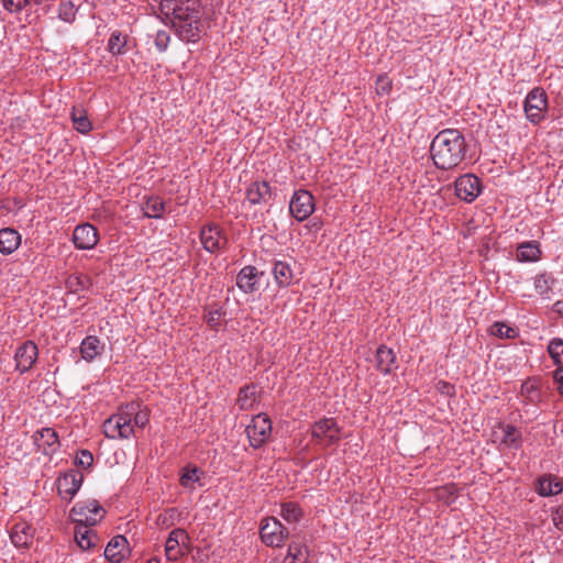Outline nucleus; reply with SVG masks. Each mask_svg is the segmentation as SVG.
I'll list each match as a JSON object with an SVG mask.
<instances>
[{
	"label": "nucleus",
	"mask_w": 563,
	"mask_h": 563,
	"mask_svg": "<svg viewBox=\"0 0 563 563\" xmlns=\"http://www.w3.org/2000/svg\"><path fill=\"white\" fill-rule=\"evenodd\" d=\"M162 21L170 24L177 36L187 43L201 38V3L199 0H161Z\"/></svg>",
	"instance_id": "nucleus-1"
},
{
	"label": "nucleus",
	"mask_w": 563,
	"mask_h": 563,
	"mask_svg": "<svg viewBox=\"0 0 563 563\" xmlns=\"http://www.w3.org/2000/svg\"><path fill=\"white\" fill-rule=\"evenodd\" d=\"M467 145L463 133L444 129L432 140L430 155L437 168L449 170L457 167L466 156Z\"/></svg>",
	"instance_id": "nucleus-2"
},
{
	"label": "nucleus",
	"mask_w": 563,
	"mask_h": 563,
	"mask_svg": "<svg viewBox=\"0 0 563 563\" xmlns=\"http://www.w3.org/2000/svg\"><path fill=\"white\" fill-rule=\"evenodd\" d=\"M106 511L96 499L78 501L70 510V519L74 523L96 526L103 518Z\"/></svg>",
	"instance_id": "nucleus-3"
},
{
	"label": "nucleus",
	"mask_w": 563,
	"mask_h": 563,
	"mask_svg": "<svg viewBox=\"0 0 563 563\" xmlns=\"http://www.w3.org/2000/svg\"><path fill=\"white\" fill-rule=\"evenodd\" d=\"M341 429L333 418H322L311 426V438L322 446L336 444L341 439Z\"/></svg>",
	"instance_id": "nucleus-4"
},
{
	"label": "nucleus",
	"mask_w": 563,
	"mask_h": 563,
	"mask_svg": "<svg viewBox=\"0 0 563 563\" xmlns=\"http://www.w3.org/2000/svg\"><path fill=\"white\" fill-rule=\"evenodd\" d=\"M272 432V421L266 413H258L251 424L246 427V433L250 445L254 449L261 448L269 438Z\"/></svg>",
	"instance_id": "nucleus-5"
},
{
	"label": "nucleus",
	"mask_w": 563,
	"mask_h": 563,
	"mask_svg": "<svg viewBox=\"0 0 563 563\" xmlns=\"http://www.w3.org/2000/svg\"><path fill=\"white\" fill-rule=\"evenodd\" d=\"M260 534L262 541L266 545L280 547L284 540L288 537L289 532L278 519L268 517L262 521Z\"/></svg>",
	"instance_id": "nucleus-6"
},
{
	"label": "nucleus",
	"mask_w": 563,
	"mask_h": 563,
	"mask_svg": "<svg viewBox=\"0 0 563 563\" xmlns=\"http://www.w3.org/2000/svg\"><path fill=\"white\" fill-rule=\"evenodd\" d=\"M548 107L547 93L541 88L532 89L525 100V112L527 119L532 123H538L543 119V113Z\"/></svg>",
	"instance_id": "nucleus-7"
},
{
	"label": "nucleus",
	"mask_w": 563,
	"mask_h": 563,
	"mask_svg": "<svg viewBox=\"0 0 563 563\" xmlns=\"http://www.w3.org/2000/svg\"><path fill=\"white\" fill-rule=\"evenodd\" d=\"M314 210V198L305 189L294 192L290 202L289 211L297 221H305Z\"/></svg>",
	"instance_id": "nucleus-8"
},
{
	"label": "nucleus",
	"mask_w": 563,
	"mask_h": 563,
	"mask_svg": "<svg viewBox=\"0 0 563 563\" xmlns=\"http://www.w3.org/2000/svg\"><path fill=\"white\" fill-rule=\"evenodd\" d=\"M455 195L465 202H473L482 191L481 179L473 174H465L454 181Z\"/></svg>",
	"instance_id": "nucleus-9"
},
{
	"label": "nucleus",
	"mask_w": 563,
	"mask_h": 563,
	"mask_svg": "<svg viewBox=\"0 0 563 563\" xmlns=\"http://www.w3.org/2000/svg\"><path fill=\"white\" fill-rule=\"evenodd\" d=\"M200 241L207 252L216 253L225 247L228 238L220 225L208 224L200 231Z\"/></svg>",
	"instance_id": "nucleus-10"
},
{
	"label": "nucleus",
	"mask_w": 563,
	"mask_h": 563,
	"mask_svg": "<svg viewBox=\"0 0 563 563\" xmlns=\"http://www.w3.org/2000/svg\"><path fill=\"white\" fill-rule=\"evenodd\" d=\"M264 272H260L255 266L246 265L236 275V286L244 294H254L260 289V278Z\"/></svg>",
	"instance_id": "nucleus-11"
},
{
	"label": "nucleus",
	"mask_w": 563,
	"mask_h": 563,
	"mask_svg": "<svg viewBox=\"0 0 563 563\" xmlns=\"http://www.w3.org/2000/svg\"><path fill=\"white\" fill-rule=\"evenodd\" d=\"M99 241L98 230L90 223H82L75 228L73 242L79 250H92Z\"/></svg>",
	"instance_id": "nucleus-12"
},
{
	"label": "nucleus",
	"mask_w": 563,
	"mask_h": 563,
	"mask_svg": "<svg viewBox=\"0 0 563 563\" xmlns=\"http://www.w3.org/2000/svg\"><path fill=\"white\" fill-rule=\"evenodd\" d=\"M188 542H189V536L184 529H181V528L174 529L169 533V536L166 540V543H165V555H166L167 560H169V561L179 560L184 555L181 547L186 545Z\"/></svg>",
	"instance_id": "nucleus-13"
},
{
	"label": "nucleus",
	"mask_w": 563,
	"mask_h": 563,
	"mask_svg": "<svg viewBox=\"0 0 563 563\" xmlns=\"http://www.w3.org/2000/svg\"><path fill=\"white\" fill-rule=\"evenodd\" d=\"M38 356L37 345L33 341H25L20 345L14 354L16 369L25 373L32 368Z\"/></svg>",
	"instance_id": "nucleus-14"
},
{
	"label": "nucleus",
	"mask_w": 563,
	"mask_h": 563,
	"mask_svg": "<svg viewBox=\"0 0 563 563\" xmlns=\"http://www.w3.org/2000/svg\"><path fill=\"white\" fill-rule=\"evenodd\" d=\"M520 396L525 405L538 406L543 401L545 393L542 390L540 377H529L521 384Z\"/></svg>",
	"instance_id": "nucleus-15"
},
{
	"label": "nucleus",
	"mask_w": 563,
	"mask_h": 563,
	"mask_svg": "<svg viewBox=\"0 0 563 563\" xmlns=\"http://www.w3.org/2000/svg\"><path fill=\"white\" fill-rule=\"evenodd\" d=\"M84 481V474L76 470H70L57 479V489L63 498L71 499L79 490Z\"/></svg>",
	"instance_id": "nucleus-16"
},
{
	"label": "nucleus",
	"mask_w": 563,
	"mask_h": 563,
	"mask_svg": "<svg viewBox=\"0 0 563 563\" xmlns=\"http://www.w3.org/2000/svg\"><path fill=\"white\" fill-rule=\"evenodd\" d=\"M34 444L44 454L55 452L58 446V434L52 428H43L33 434Z\"/></svg>",
	"instance_id": "nucleus-17"
},
{
	"label": "nucleus",
	"mask_w": 563,
	"mask_h": 563,
	"mask_svg": "<svg viewBox=\"0 0 563 563\" xmlns=\"http://www.w3.org/2000/svg\"><path fill=\"white\" fill-rule=\"evenodd\" d=\"M92 526H88L86 523H76L75 531H74V538L77 543V545L84 550H90L97 547L99 542V537L91 529Z\"/></svg>",
	"instance_id": "nucleus-18"
},
{
	"label": "nucleus",
	"mask_w": 563,
	"mask_h": 563,
	"mask_svg": "<svg viewBox=\"0 0 563 563\" xmlns=\"http://www.w3.org/2000/svg\"><path fill=\"white\" fill-rule=\"evenodd\" d=\"M272 198V188L265 180L254 181L246 189V199L251 205L267 203Z\"/></svg>",
	"instance_id": "nucleus-19"
},
{
	"label": "nucleus",
	"mask_w": 563,
	"mask_h": 563,
	"mask_svg": "<svg viewBox=\"0 0 563 563\" xmlns=\"http://www.w3.org/2000/svg\"><path fill=\"white\" fill-rule=\"evenodd\" d=\"M376 368L384 375L390 374L396 368V355L384 344L376 351Z\"/></svg>",
	"instance_id": "nucleus-20"
},
{
	"label": "nucleus",
	"mask_w": 563,
	"mask_h": 563,
	"mask_svg": "<svg viewBox=\"0 0 563 563\" xmlns=\"http://www.w3.org/2000/svg\"><path fill=\"white\" fill-rule=\"evenodd\" d=\"M536 489L540 496H554L563 490V484L556 476L548 474L538 478Z\"/></svg>",
	"instance_id": "nucleus-21"
},
{
	"label": "nucleus",
	"mask_w": 563,
	"mask_h": 563,
	"mask_svg": "<svg viewBox=\"0 0 563 563\" xmlns=\"http://www.w3.org/2000/svg\"><path fill=\"white\" fill-rule=\"evenodd\" d=\"M128 547V540L123 536L113 537L104 550V558L111 563H120L124 559V549Z\"/></svg>",
	"instance_id": "nucleus-22"
},
{
	"label": "nucleus",
	"mask_w": 563,
	"mask_h": 563,
	"mask_svg": "<svg viewBox=\"0 0 563 563\" xmlns=\"http://www.w3.org/2000/svg\"><path fill=\"white\" fill-rule=\"evenodd\" d=\"M21 243L20 233L11 228L0 230V253L4 255L12 254Z\"/></svg>",
	"instance_id": "nucleus-23"
},
{
	"label": "nucleus",
	"mask_w": 563,
	"mask_h": 563,
	"mask_svg": "<svg viewBox=\"0 0 563 563\" xmlns=\"http://www.w3.org/2000/svg\"><path fill=\"white\" fill-rule=\"evenodd\" d=\"M33 528L26 523L13 526L10 538L16 548H27L33 542Z\"/></svg>",
	"instance_id": "nucleus-24"
},
{
	"label": "nucleus",
	"mask_w": 563,
	"mask_h": 563,
	"mask_svg": "<svg viewBox=\"0 0 563 563\" xmlns=\"http://www.w3.org/2000/svg\"><path fill=\"white\" fill-rule=\"evenodd\" d=\"M274 279L278 287L286 288L292 284L294 272L287 262L277 261L273 267Z\"/></svg>",
	"instance_id": "nucleus-25"
},
{
	"label": "nucleus",
	"mask_w": 563,
	"mask_h": 563,
	"mask_svg": "<svg viewBox=\"0 0 563 563\" xmlns=\"http://www.w3.org/2000/svg\"><path fill=\"white\" fill-rule=\"evenodd\" d=\"M142 210L146 218L161 219L165 211V201L158 196H147L142 202Z\"/></svg>",
	"instance_id": "nucleus-26"
},
{
	"label": "nucleus",
	"mask_w": 563,
	"mask_h": 563,
	"mask_svg": "<svg viewBox=\"0 0 563 563\" xmlns=\"http://www.w3.org/2000/svg\"><path fill=\"white\" fill-rule=\"evenodd\" d=\"M257 401V390L256 385L249 384L240 388L236 404L240 410H250L253 409L254 405Z\"/></svg>",
	"instance_id": "nucleus-27"
},
{
	"label": "nucleus",
	"mask_w": 563,
	"mask_h": 563,
	"mask_svg": "<svg viewBox=\"0 0 563 563\" xmlns=\"http://www.w3.org/2000/svg\"><path fill=\"white\" fill-rule=\"evenodd\" d=\"M65 286L69 292L79 294L92 286V279L81 273L71 274L66 278Z\"/></svg>",
	"instance_id": "nucleus-28"
},
{
	"label": "nucleus",
	"mask_w": 563,
	"mask_h": 563,
	"mask_svg": "<svg viewBox=\"0 0 563 563\" xmlns=\"http://www.w3.org/2000/svg\"><path fill=\"white\" fill-rule=\"evenodd\" d=\"M100 340L96 335L86 336L80 344V353L86 361H92L102 350Z\"/></svg>",
	"instance_id": "nucleus-29"
},
{
	"label": "nucleus",
	"mask_w": 563,
	"mask_h": 563,
	"mask_svg": "<svg viewBox=\"0 0 563 563\" xmlns=\"http://www.w3.org/2000/svg\"><path fill=\"white\" fill-rule=\"evenodd\" d=\"M540 254L539 244L534 241L525 242L517 249V260L520 262H536Z\"/></svg>",
	"instance_id": "nucleus-30"
},
{
	"label": "nucleus",
	"mask_w": 563,
	"mask_h": 563,
	"mask_svg": "<svg viewBox=\"0 0 563 563\" xmlns=\"http://www.w3.org/2000/svg\"><path fill=\"white\" fill-rule=\"evenodd\" d=\"M71 121L75 130L82 134L88 133L92 128L87 112L82 107H73Z\"/></svg>",
	"instance_id": "nucleus-31"
},
{
	"label": "nucleus",
	"mask_w": 563,
	"mask_h": 563,
	"mask_svg": "<svg viewBox=\"0 0 563 563\" xmlns=\"http://www.w3.org/2000/svg\"><path fill=\"white\" fill-rule=\"evenodd\" d=\"M126 36H122L121 32L114 31L111 33L108 42V51L112 55L125 54Z\"/></svg>",
	"instance_id": "nucleus-32"
},
{
	"label": "nucleus",
	"mask_w": 563,
	"mask_h": 563,
	"mask_svg": "<svg viewBox=\"0 0 563 563\" xmlns=\"http://www.w3.org/2000/svg\"><path fill=\"white\" fill-rule=\"evenodd\" d=\"M459 494L456 484H446L435 489V496L439 500H442L446 505H451Z\"/></svg>",
	"instance_id": "nucleus-33"
},
{
	"label": "nucleus",
	"mask_w": 563,
	"mask_h": 563,
	"mask_svg": "<svg viewBox=\"0 0 563 563\" xmlns=\"http://www.w3.org/2000/svg\"><path fill=\"white\" fill-rule=\"evenodd\" d=\"M521 433L520 431L511 424H507L504 428V437L501 442L508 445L509 448L518 449L520 446Z\"/></svg>",
	"instance_id": "nucleus-34"
},
{
	"label": "nucleus",
	"mask_w": 563,
	"mask_h": 563,
	"mask_svg": "<svg viewBox=\"0 0 563 563\" xmlns=\"http://www.w3.org/2000/svg\"><path fill=\"white\" fill-rule=\"evenodd\" d=\"M280 515L287 522H297L301 518L302 511L296 503L290 501L282 505Z\"/></svg>",
	"instance_id": "nucleus-35"
},
{
	"label": "nucleus",
	"mask_w": 563,
	"mask_h": 563,
	"mask_svg": "<svg viewBox=\"0 0 563 563\" xmlns=\"http://www.w3.org/2000/svg\"><path fill=\"white\" fill-rule=\"evenodd\" d=\"M548 352L556 366L563 365V340L552 339L548 345Z\"/></svg>",
	"instance_id": "nucleus-36"
},
{
	"label": "nucleus",
	"mask_w": 563,
	"mask_h": 563,
	"mask_svg": "<svg viewBox=\"0 0 563 563\" xmlns=\"http://www.w3.org/2000/svg\"><path fill=\"white\" fill-rule=\"evenodd\" d=\"M179 512L176 508H168L156 518V525L161 528H169L175 525Z\"/></svg>",
	"instance_id": "nucleus-37"
},
{
	"label": "nucleus",
	"mask_w": 563,
	"mask_h": 563,
	"mask_svg": "<svg viewBox=\"0 0 563 563\" xmlns=\"http://www.w3.org/2000/svg\"><path fill=\"white\" fill-rule=\"evenodd\" d=\"M554 284V279L548 274H540L534 279V288L538 294L547 296Z\"/></svg>",
	"instance_id": "nucleus-38"
},
{
	"label": "nucleus",
	"mask_w": 563,
	"mask_h": 563,
	"mask_svg": "<svg viewBox=\"0 0 563 563\" xmlns=\"http://www.w3.org/2000/svg\"><path fill=\"white\" fill-rule=\"evenodd\" d=\"M490 333L501 339H512L517 336V330L503 322H495L492 324Z\"/></svg>",
	"instance_id": "nucleus-39"
},
{
	"label": "nucleus",
	"mask_w": 563,
	"mask_h": 563,
	"mask_svg": "<svg viewBox=\"0 0 563 563\" xmlns=\"http://www.w3.org/2000/svg\"><path fill=\"white\" fill-rule=\"evenodd\" d=\"M141 402L131 401L124 406H121L119 412L117 413L122 420H125L129 423H132L134 420L135 413L139 410Z\"/></svg>",
	"instance_id": "nucleus-40"
},
{
	"label": "nucleus",
	"mask_w": 563,
	"mask_h": 563,
	"mask_svg": "<svg viewBox=\"0 0 563 563\" xmlns=\"http://www.w3.org/2000/svg\"><path fill=\"white\" fill-rule=\"evenodd\" d=\"M114 423L117 426L115 439H129L133 434V424L122 420L118 415H115Z\"/></svg>",
	"instance_id": "nucleus-41"
},
{
	"label": "nucleus",
	"mask_w": 563,
	"mask_h": 563,
	"mask_svg": "<svg viewBox=\"0 0 563 563\" xmlns=\"http://www.w3.org/2000/svg\"><path fill=\"white\" fill-rule=\"evenodd\" d=\"M76 9L71 1H62L58 8V16L65 22H73L75 20Z\"/></svg>",
	"instance_id": "nucleus-42"
},
{
	"label": "nucleus",
	"mask_w": 563,
	"mask_h": 563,
	"mask_svg": "<svg viewBox=\"0 0 563 563\" xmlns=\"http://www.w3.org/2000/svg\"><path fill=\"white\" fill-rule=\"evenodd\" d=\"M198 473H199V468L198 467H196V466H194V467L187 466L184 470V473H183V475L180 477V484L184 487H187L190 484L198 482L199 481Z\"/></svg>",
	"instance_id": "nucleus-43"
},
{
	"label": "nucleus",
	"mask_w": 563,
	"mask_h": 563,
	"mask_svg": "<svg viewBox=\"0 0 563 563\" xmlns=\"http://www.w3.org/2000/svg\"><path fill=\"white\" fill-rule=\"evenodd\" d=\"M93 455L88 450H80L76 454L75 464L82 468H89L92 466Z\"/></svg>",
	"instance_id": "nucleus-44"
},
{
	"label": "nucleus",
	"mask_w": 563,
	"mask_h": 563,
	"mask_svg": "<svg viewBox=\"0 0 563 563\" xmlns=\"http://www.w3.org/2000/svg\"><path fill=\"white\" fill-rule=\"evenodd\" d=\"M148 420H150V410L147 409V407H145L141 404L139 410L135 413V417L133 420V422H134L133 427L135 426V427L143 429L148 423Z\"/></svg>",
	"instance_id": "nucleus-45"
},
{
	"label": "nucleus",
	"mask_w": 563,
	"mask_h": 563,
	"mask_svg": "<svg viewBox=\"0 0 563 563\" xmlns=\"http://www.w3.org/2000/svg\"><path fill=\"white\" fill-rule=\"evenodd\" d=\"M303 550L306 551L305 545H302L300 543L292 542L291 544H289L287 559L294 558L297 561H301V560L306 561L307 556L303 555Z\"/></svg>",
	"instance_id": "nucleus-46"
},
{
	"label": "nucleus",
	"mask_w": 563,
	"mask_h": 563,
	"mask_svg": "<svg viewBox=\"0 0 563 563\" xmlns=\"http://www.w3.org/2000/svg\"><path fill=\"white\" fill-rule=\"evenodd\" d=\"M1 2L7 11L10 13H16L29 3V0H1Z\"/></svg>",
	"instance_id": "nucleus-47"
},
{
	"label": "nucleus",
	"mask_w": 563,
	"mask_h": 563,
	"mask_svg": "<svg viewBox=\"0 0 563 563\" xmlns=\"http://www.w3.org/2000/svg\"><path fill=\"white\" fill-rule=\"evenodd\" d=\"M170 42V35L168 32L162 30L156 33L155 36V46L159 52H165Z\"/></svg>",
	"instance_id": "nucleus-48"
},
{
	"label": "nucleus",
	"mask_w": 563,
	"mask_h": 563,
	"mask_svg": "<svg viewBox=\"0 0 563 563\" xmlns=\"http://www.w3.org/2000/svg\"><path fill=\"white\" fill-rule=\"evenodd\" d=\"M115 415L108 418L103 423L104 435L109 439H115L117 426L114 423Z\"/></svg>",
	"instance_id": "nucleus-49"
},
{
	"label": "nucleus",
	"mask_w": 563,
	"mask_h": 563,
	"mask_svg": "<svg viewBox=\"0 0 563 563\" xmlns=\"http://www.w3.org/2000/svg\"><path fill=\"white\" fill-rule=\"evenodd\" d=\"M222 312L220 310H212L206 317L208 325L214 330H218L221 322Z\"/></svg>",
	"instance_id": "nucleus-50"
},
{
	"label": "nucleus",
	"mask_w": 563,
	"mask_h": 563,
	"mask_svg": "<svg viewBox=\"0 0 563 563\" xmlns=\"http://www.w3.org/2000/svg\"><path fill=\"white\" fill-rule=\"evenodd\" d=\"M376 89L378 93H388L391 90V81L387 76H379L376 80Z\"/></svg>",
	"instance_id": "nucleus-51"
},
{
	"label": "nucleus",
	"mask_w": 563,
	"mask_h": 563,
	"mask_svg": "<svg viewBox=\"0 0 563 563\" xmlns=\"http://www.w3.org/2000/svg\"><path fill=\"white\" fill-rule=\"evenodd\" d=\"M553 378L555 383L558 384V390L560 395L563 397V365L558 366L555 372L553 373Z\"/></svg>",
	"instance_id": "nucleus-52"
},
{
	"label": "nucleus",
	"mask_w": 563,
	"mask_h": 563,
	"mask_svg": "<svg viewBox=\"0 0 563 563\" xmlns=\"http://www.w3.org/2000/svg\"><path fill=\"white\" fill-rule=\"evenodd\" d=\"M437 387L442 394L448 395V396H452L455 393L454 386L444 380H440L438 383Z\"/></svg>",
	"instance_id": "nucleus-53"
},
{
	"label": "nucleus",
	"mask_w": 563,
	"mask_h": 563,
	"mask_svg": "<svg viewBox=\"0 0 563 563\" xmlns=\"http://www.w3.org/2000/svg\"><path fill=\"white\" fill-rule=\"evenodd\" d=\"M552 520L555 528L563 531V514L560 511V506L552 511Z\"/></svg>",
	"instance_id": "nucleus-54"
},
{
	"label": "nucleus",
	"mask_w": 563,
	"mask_h": 563,
	"mask_svg": "<svg viewBox=\"0 0 563 563\" xmlns=\"http://www.w3.org/2000/svg\"><path fill=\"white\" fill-rule=\"evenodd\" d=\"M553 311L563 317V301L559 300L553 305Z\"/></svg>",
	"instance_id": "nucleus-55"
},
{
	"label": "nucleus",
	"mask_w": 563,
	"mask_h": 563,
	"mask_svg": "<svg viewBox=\"0 0 563 563\" xmlns=\"http://www.w3.org/2000/svg\"><path fill=\"white\" fill-rule=\"evenodd\" d=\"M283 563H298L297 560H295L294 558L292 559H287V556L284 559Z\"/></svg>",
	"instance_id": "nucleus-56"
},
{
	"label": "nucleus",
	"mask_w": 563,
	"mask_h": 563,
	"mask_svg": "<svg viewBox=\"0 0 563 563\" xmlns=\"http://www.w3.org/2000/svg\"><path fill=\"white\" fill-rule=\"evenodd\" d=\"M146 563H161L158 558H151Z\"/></svg>",
	"instance_id": "nucleus-57"
}]
</instances>
